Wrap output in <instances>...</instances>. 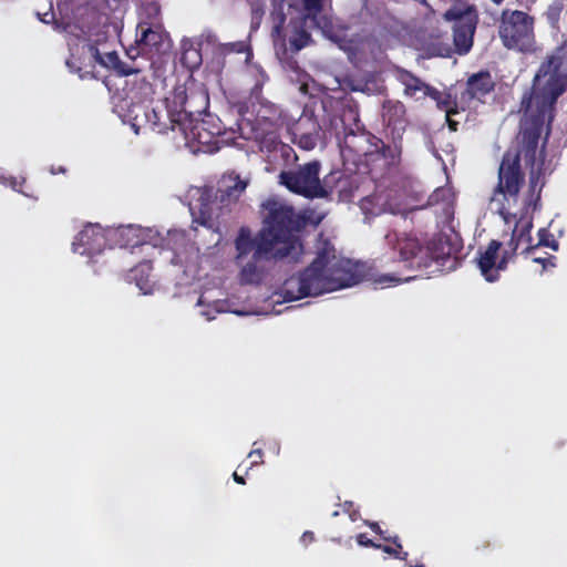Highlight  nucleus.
<instances>
[{
  "label": "nucleus",
  "mask_w": 567,
  "mask_h": 567,
  "mask_svg": "<svg viewBox=\"0 0 567 567\" xmlns=\"http://www.w3.org/2000/svg\"><path fill=\"white\" fill-rule=\"evenodd\" d=\"M262 226L252 234L240 227L235 239L236 262L241 267L243 284H258L266 264L296 258L302 249L298 234L307 226L308 218L295 207L268 198L261 204Z\"/></svg>",
  "instance_id": "obj_1"
},
{
  "label": "nucleus",
  "mask_w": 567,
  "mask_h": 567,
  "mask_svg": "<svg viewBox=\"0 0 567 567\" xmlns=\"http://www.w3.org/2000/svg\"><path fill=\"white\" fill-rule=\"evenodd\" d=\"M360 280L361 275L351 260L338 259L322 250L303 271L285 280L282 296L287 301H295L351 287Z\"/></svg>",
  "instance_id": "obj_2"
},
{
  "label": "nucleus",
  "mask_w": 567,
  "mask_h": 567,
  "mask_svg": "<svg viewBox=\"0 0 567 567\" xmlns=\"http://www.w3.org/2000/svg\"><path fill=\"white\" fill-rule=\"evenodd\" d=\"M138 111H142L145 123L155 133L166 134L168 131L178 130L187 137L190 131L192 136L199 143H207L202 140L199 132V128H204V122L194 123L195 111L190 109L185 89H176L172 99L165 97L153 106H138Z\"/></svg>",
  "instance_id": "obj_3"
},
{
  "label": "nucleus",
  "mask_w": 567,
  "mask_h": 567,
  "mask_svg": "<svg viewBox=\"0 0 567 567\" xmlns=\"http://www.w3.org/2000/svg\"><path fill=\"white\" fill-rule=\"evenodd\" d=\"M247 185L248 182L241 179L235 173L223 175L217 182V188L214 194L213 188H206L202 193L198 199V213H192L193 223L212 230H218L223 209L237 203Z\"/></svg>",
  "instance_id": "obj_4"
},
{
  "label": "nucleus",
  "mask_w": 567,
  "mask_h": 567,
  "mask_svg": "<svg viewBox=\"0 0 567 567\" xmlns=\"http://www.w3.org/2000/svg\"><path fill=\"white\" fill-rule=\"evenodd\" d=\"M543 125L532 123L530 126L525 127L522 134V146L519 158L523 156L525 164L530 167L528 175V190L525 196V208L536 210L540 207L542 192L545 186L544 181V163H545V145L547 137L544 141L542 150L539 151V163L537 162L538 144L540 140Z\"/></svg>",
  "instance_id": "obj_5"
},
{
  "label": "nucleus",
  "mask_w": 567,
  "mask_h": 567,
  "mask_svg": "<svg viewBox=\"0 0 567 567\" xmlns=\"http://www.w3.org/2000/svg\"><path fill=\"white\" fill-rule=\"evenodd\" d=\"M385 240L394 251H398L399 262L408 270L427 268L433 261L444 265L445 260L451 257L450 246L446 247V250L444 246L439 249L435 243L432 247H423L417 237L411 234L389 231L385 235Z\"/></svg>",
  "instance_id": "obj_6"
},
{
  "label": "nucleus",
  "mask_w": 567,
  "mask_h": 567,
  "mask_svg": "<svg viewBox=\"0 0 567 567\" xmlns=\"http://www.w3.org/2000/svg\"><path fill=\"white\" fill-rule=\"evenodd\" d=\"M566 85L563 79L551 76L544 81H533L532 89L522 99V110L530 114L533 122L544 125L545 120H554L555 106L564 94Z\"/></svg>",
  "instance_id": "obj_7"
},
{
  "label": "nucleus",
  "mask_w": 567,
  "mask_h": 567,
  "mask_svg": "<svg viewBox=\"0 0 567 567\" xmlns=\"http://www.w3.org/2000/svg\"><path fill=\"white\" fill-rule=\"evenodd\" d=\"M524 184L525 173L522 169L519 153L505 152L498 167L497 184L489 198L491 206L504 215L507 213L509 200L517 202Z\"/></svg>",
  "instance_id": "obj_8"
},
{
  "label": "nucleus",
  "mask_w": 567,
  "mask_h": 567,
  "mask_svg": "<svg viewBox=\"0 0 567 567\" xmlns=\"http://www.w3.org/2000/svg\"><path fill=\"white\" fill-rule=\"evenodd\" d=\"M320 171V161L313 159L281 171L278 175V183L290 193L303 196L305 198H323L328 195V192L321 184Z\"/></svg>",
  "instance_id": "obj_9"
},
{
  "label": "nucleus",
  "mask_w": 567,
  "mask_h": 567,
  "mask_svg": "<svg viewBox=\"0 0 567 567\" xmlns=\"http://www.w3.org/2000/svg\"><path fill=\"white\" fill-rule=\"evenodd\" d=\"M535 19L528 13L519 10L502 13L499 37L507 49L528 51L535 41Z\"/></svg>",
  "instance_id": "obj_10"
},
{
  "label": "nucleus",
  "mask_w": 567,
  "mask_h": 567,
  "mask_svg": "<svg viewBox=\"0 0 567 567\" xmlns=\"http://www.w3.org/2000/svg\"><path fill=\"white\" fill-rule=\"evenodd\" d=\"M447 21H454L453 43L454 51L460 54H466L473 47V37L478 22V13L473 4L464 8L454 6L444 13Z\"/></svg>",
  "instance_id": "obj_11"
},
{
  "label": "nucleus",
  "mask_w": 567,
  "mask_h": 567,
  "mask_svg": "<svg viewBox=\"0 0 567 567\" xmlns=\"http://www.w3.org/2000/svg\"><path fill=\"white\" fill-rule=\"evenodd\" d=\"M402 156V136L393 138L391 144L383 140L377 141L370 153L363 159L369 173L377 178L384 177L395 171Z\"/></svg>",
  "instance_id": "obj_12"
},
{
  "label": "nucleus",
  "mask_w": 567,
  "mask_h": 567,
  "mask_svg": "<svg viewBox=\"0 0 567 567\" xmlns=\"http://www.w3.org/2000/svg\"><path fill=\"white\" fill-rule=\"evenodd\" d=\"M343 123L342 120H340ZM355 128L347 127L342 124V134H343V144L344 147L359 156H362L363 159L367 157V154L370 153L377 141L380 137L375 136L371 132L367 131L364 126L360 125L359 118L354 121Z\"/></svg>",
  "instance_id": "obj_13"
},
{
  "label": "nucleus",
  "mask_w": 567,
  "mask_h": 567,
  "mask_svg": "<svg viewBox=\"0 0 567 567\" xmlns=\"http://www.w3.org/2000/svg\"><path fill=\"white\" fill-rule=\"evenodd\" d=\"M73 251L92 256L100 254L106 246L104 229L99 224H87L74 238Z\"/></svg>",
  "instance_id": "obj_14"
},
{
  "label": "nucleus",
  "mask_w": 567,
  "mask_h": 567,
  "mask_svg": "<svg viewBox=\"0 0 567 567\" xmlns=\"http://www.w3.org/2000/svg\"><path fill=\"white\" fill-rule=\"evenodd\" d=\"M318 25L316 17L309 14H300L291 19L290 34L288 35V44L291 52H298L309 44L311 41L310 29Z\"/></svg>",
  "instance_id": "obj_15"
},
{
  "label": "nucleus",
  "mask_w": 567,
  "mask_h": 567,
  "mask_svg": "<svg viewBox=\"0 0 567 567\" xmlns=\"http://www.w3.org/2000/svg\"><path fill=\"white\" fill-rule=\"evenodd\" d=\"M297 130L300 131L298 145L300 148L311 151L317 146L322 130L313 112L306 106L298 121Z\"/></svg>",
  "instance_id": "obj_16"
},
{
  "label": "nucleus",
  "mask_w": 567,
  "mask_h": 567,
  "mask_svg": "<svg viewBox=\"0 0 567 567\" xmlns=\"http://www.w3.org/2000/svg\"><path fill=\"white\" fill-rule=\"evenodd\" d=\"M501 247V241L493 239L484 251L478 252L477 266L481 274L489 282L496 281L499 277L498 271L501 269L497 268L496 259Z\"/></svg>",
  "instance_id": "obj_17"
},
{
  "label": "nucleus",
  "mask_w": 567,
  "mask_h": 567,
  "mask_svg": "<svg viewBox=\"0 0 567 567\" xmlns=\"http://www.w3.org/2000/svg\"><path fill=\"white\" fill-rule=\"evenodd\" d=\"M495 89V82L486 70L472 74L466 81L465 93L470 99L483 102Z\"/></svg>",
  "instance_id": "obj_18"
},
{
  "label": "nucleus",
  "mask_w": 567,
  "mask_h": 567,
  "mask_svg": "<svg viewBox=\"0 0 567 567\" xmlns=\"http://www.w3.org/2000/svg\"><path fill=\"white\" fill-rule=\"evenodd\" d=\"M565 50H567V40L564 41L563 45L556 49L555 53L546 56V59L542 62L540 66L538 68L534 80L544 81L546 79H550L551 76L561 79V76L559 75V70L564 62Z\"/></svg>",
  "instance_id": "obj_19"
},
{
  "label": "nucleus",
  "mask_w": 567,
  "mask_h": 567,
  "mask_svg": "<svg viewBox=\"0 0 567 567\" xmlns=\"http://www.w3.org/2000/svg\"><path fill=\"white\" fill-rule=\"evenodd\" d=\"M405 105L401 101L385 100L382 104V120L394 130H403L406 122Z\"/></svg>",
  "instance_id": "obj_20"
},
{
  "label": "nucleus",
  "mask_w": 567,
  "mask_h": 567,
  "mask_svg": "<svg viewBox=\"0 0 567 567\" xmlns=\"http://www.w3.org/2000/svg\"><path fill=\"white\" fill-rule=\"evenodd\" d=\"M395 78L404 86V94L408 96H414L417 92H423L425 95L431 86L403 68L395 69Z\"/></svg>",
  "instance_id": "obj_21"
},
{
  "label": "nucleus",
  "mask_w": 567,
  "mask_h": 567,
  "mask_svg": "<svg viewBox=\"0 0 567 567\" xmlns=\"http://www.w3.org/2000/svg\"><path fill=\"white\" fill-rule=\"evenodd\" d=\"M425 96H429L435 101L437 109L444 111L446 114L457 113L456 103L452 100L450 94L443 93L437 89L430 86L425 93Z\"/></svg>",
  "instance_id": "obj_22"
},
{
  "label": "nucleus",
  "mask_w": 567,
  "mask_h": 567,
  "mask_svg": "<svg viewBox=\"0 0 567 567\" xmlns=\"http://www.w3.org/2000/svg\"><path fill=\"white\" fill-rule=\"evenodd\" d=\"M181 63L188 70H194L202 64L200 50L195 48L190 41H183Z\"/></svg>",
  "instance_id": "obj_23"
},
{
  "label": "nucleus",
  "mask_w": 567,
  "mask_h": 567,
  "mask_svg": "<svg viewBox=\"0 0 567 567\" xmlns=\"http://www.w3.org/2000/svg\"><path fill=\"white\" fill-rule=\"evenodd\" d=\"M532 227H533L532 221H527L525 225H523L520 227L518 224H516V226L513 230V234H512V238L509 240V246H512V244L515 240H517L520 244L526 245L523 249V252H527V254L533 252L535 250V247L532 245V240H533L532 236H530Z\"/></svg>",
  "instance_id": "obj_24"
},
{
  "label": "nucleus",
  "mask_w": 567,
  "mask_h": 567,
  "mask_svg": "<svg viewBox=\"0 0 567 567\" xmlns=\"http://www.w3.org/2000/svg\"><path fill=\"white\" fill-rule=\"evenodd\" d=\"M138 29L141 30L137 39L140 47L157 48L162 43L163 35L159 30H154L150 25L146 27V24H138Z\"/></svg>",
  "instance_id": "obj_25"
},
{
  "label": "nucleus",
  "mask_w": 567,
  "mask_h": 567,
  "mask_svg": "<svg viewBox=\"0 0 567 567\" xmlns=\"http://www.w3.org/2000/svg\"><path fill=\"white\" fill-rule=\"evenodd\" d=\"M383 540L392 543L394 545V547L381 544V547H378L377 549H381L382 551H384V553H386V554H389V555H391L394 558L400 559V560H406L408 559V555L409 554H408V551H404L402 549V544L400 542L399 536L383 537Z\"/></svg>",
  "instance_id": "obj_26"
},
{
  "label": "nucleus",
  "mask_w": 567,
  "mask_h": 567,
  "mask_svg": "<svg viewBox=\"0 0 567 567\" xmlns=\"http://www.w3.org/2000/svg\"><path fill=\"white\" fill-rule=\"evenodd\" d=\"M151 270L152 266L150 262H141L131 269V278L136 281V285L140 287V289H144L148 285V276Z\"/></svg>",
  "instance_id": "obj_27"
},
{
  "label": "nucleus",
  "mask_w": 567,
  "mask_h": 567,
  "mask_svg": "<svg viewBox=\"0 0 567 567\" xmlns=\"http://www.w3.org/2000/svg\"><path fill=\"white\" fill-rule=\"evenodd\" d=\"M277 157H280L286 166L297 163L298 155L296 151L288 144H277Z\"/></svg>",
  "instance_id": "obj_28"
},
{
  "label": "nucleus",
  "mask_w": 567,
  "mask_h": 567,
  "mask_svg": "<svg viewBox=\"0 0 567 567\" xmlns=\"http://www.w3.org/2000/svg\"><path fill=\"white\" fill-rule=\"evenodd\" d=\"M91 50L94 51L93 55L95 60L103 66L113 70L115 64L118 63V54L115 51L107 52L102 55L95 47H91Z\"/></svg>",
  "instance_id": "obj_29"
},
{
  "label": "nucleus",
  "mask_w": 567,
  "mask_h": 567,
  "mask_svg": "<svg viewBox=\"0 0 567 567\" xmlns=\"http://www.w3.org/2000/svg\"><path fill=\"white\" fill-rule=\"evenodd\" d=\"M118 236L124 240V246L137 247L143 243L136 236V229L133 226H127L118 230Z\"/></svg>",
  "instance_id": "obj_30"
},
{
  "label": "nucleus",
  "mask_w": 567,
  "mask_h": 567,
  "mask_svg": "<svg viewBox=\"0 0 567 567\" xmlns=\"http://www.w3.org/2000/svg\"><path fill=\"white\" fill-rule=\"evenodd\" d=\"M539 246L549 247L556 251L558 250L559 244L549 230L540 228L538 230V243L534 247L536 249Z\"/></svg>",
  "instance_id": "obj_31"
},
{
  "label": "nucleus",
  "mask_w": 567,
  "mask_h": 567,
  "mask_svg": "<svg viewBox=\"0 0 567 567\" xmlns=\"http://www.w3.org/2000/svg\"><path fill=\"white\" fill-rule=\"evenodd\" d=\"M564 7L565 4L563 0H555L551 4L548 6L546 17L551 25H556L558 23Z\"/></svg>",
  "instance_id": "obj_32"
},
{
  "label": "nucleus",
  "mask_w": 567,
  "mask_h": 567,
  "mask_svg": "<svg viewBox=\"0 0 567 567\" xmlns=\"http://www.w3.org/2000/svg\"><path fill=\"white\" fill-rule=\"evenodd\" d=\"M113 71L118 76H127V75H131V74H138L141 72V69L137 68L134 62L132 64H128V63L123 62L118 58V63L115 64Z\"/></svg>",
  "instance_id": "obj_33"
},
{
  "label": "nucleus",
  "mask_w": 567,
  "mask_h": 567,
  "mask_svg": "<svg viewBox=\"0 0 567 567\" xmlns=\"http://www.w3.org/2000/svg\"><path fill=\"white\" fill-rule=\"evenodd\" d=\"M522 244L515 240L512 246L508 245V249H505L501 260L498 261L497 268L505 269L508 261L516 255L517 249Z\"/></svg>",
  "instance_id": "obj_34"
},
{
  "label": "nucleus",
  "mask_w": 567,
  "mask_h": 567,
  "mask_svg": "<svg viewBox=\"0 0 567 567\" xmlns=\"http://www.w3.org/2000/svg\"><path fill=\"white\" fill-rule=\"evenodd\" d=\"M303 4V10L301 14H309L310 17H316L322 10V0H301Z\"/></svg>",
  "instance_id": "obj_35"
},
{
  "label": "nucleus",
  "mask_w": 567,
  "mask_h": 567,
  "mask_svg": "<svg viewBox=\"0 0 567 567\" xmlns=\"http://www.w3.org/2000/svg\"><path fill=\"white\" fill-rule=\"evenodd\" d=\"M277 144H282L280 140L276 136H269L264 138L261 142V151H267L268 153H272L275 157H277Z\"/></svg>",
  "instance_id": "obj_36"
},
{
  "label": "nucleus",
  "mask_w": 567,
  "mask_h": 567,
  "mask_svg": "<svg viewBox=\"0 0 567 567\" xmlns=\"http://www.w3.org/2000/svg\"><path fill=\"white\" fill-rule=\"evenodd\" d=\"M357 543L360 545V546H363V547H371V548H378V547H381V544H378V543H374L372 539H370L367 534L364 533H361L357 536Z\"/></svg>",
  "instance_id": "obj_37"
},
{
  "label": "nucleus",
  "mask_w": 567,
  "mask_h": 567,
  "mask_svg": "<svg viewBox=\"0 0 567 567\" xmlns=\"http://www.w3.org/2000/svg\"><path fill=\"white\" fill-rule=\"evenodd\" d=\"M248 457L251 460L250 467L264 463V460H262L264 452L261 449H255V450L250 451V453L248 454Z\"/></svg>",
  "instance_id": "obj_38"
},
{
  "label": "nucleus",
  "mask_w": 567,
  "mask_h": 567,
  "mask_svg": "<svg viewBox=\"0 0 567 567\" xmlns=\"http://www.w3.org/2000/svg\"><path fill=\"white\" fill-rule=\"evenodd\" d=\"M221 50L224 53H243L245 51V44L243 42L228 43L225 44Z\"/></svg>",
  "instance_id": "obj_39"
},
{
  "label": "nucleus",
  "mask_w": 567,
  "mask_h": 567,
  "mask_svg": "<svg viewBox=\"0 0 567 567\" xmlns=\"http://www.w3.org/2000/svg\"><path fill=\"white\" fill-rule=\"evenodd\" d=\"M430 50L433 52L434 55L444 56V58L451 56V54L453 52L450 47L440 48L434 44L430 48Z\"/></svg>",
  "instance_id": "obj_40"
},
{
  "label": "nucleus",
  "mask_w": 567,
  "mask_h": 567,
  "mask_svg": "<svg viewBox=\"0 0 567 567\" xmlns=\"http://www.w3.org/2000/svg\"><path fill=\"white\" fill-rule=\"evenodd\" d=\"M401 281V278L395 277L394 275H384L378 279L380 284H398Z\"/></svg>",
  "instance_id": "obj_41"
},
{
  "label": "nucleus",
  "mask_w": 567,
  "mask_h": 567,
  "mask_svg": "<svg viewBox=\"0 0 567 567\" xmlns=\"http://www.w3.org/2000/svg\"><path fill=\"white\" fill-rule=\"evenodd\" d=\"M285 20H286L285 16L280 14V21L278 24H276L274 27L272 35H276L277 38H281L282 24H284Z\"/></svg>",
  "instance_id": "obj_42"
},
{
  "label": "nucleus",
  "mask_w": 567,
  "mask_h": 567,
  "mask_svg": "<svg viewBox=\"0 0 567 567\" xmlns=\"http://www.w3.org/2000/svg\"><path fill=\"white\" fill-rule=\"evenodd\" d=\"M367 525L371 528V530H373L375 534L380 535L382 538L388 537L377 522H370V523H367Z\"/></svg>",
  "instance_id": "obj_43"
},
{
  "label": "nucleus",
  "mask_w": 567,
  "mask_h": 567,
  "mask_svg": "<svg viewBox=\"0 0 567 567\" xmlns=\"http://www.w3.org/2000/svg\"><path fill=\"white\" fill-rule=\"evenodd\" d=\"M453 114H446L447 126L452 132H456L458 128V122L452 118Z\"/></svg>",
  "instance_id": "obj_44"
},
{
  "label": "nucleus",
  "mask_w": 567,
  "mask_h": 567,
  "mask_svg": "<svg viewBox=\"0 0 567 567\" xmlns=\"http://www.w3.org/2000/svg\"><path fill=\"white\" fill-rule=\"evenodd\" d=\"M315 540V534L310 530H307L301 536V542L305 545H308L309 543H312Z\"/></svg>",
  "instance_id": "obj_45"
},
{
  "label": "nucleus",
  "mask_w": 567,
  "mask_h": 567,
  "mask_svg": "<svg viewBox=\"0 0 567 567\" xmlns=\"http://www.w3.org/2000/svg\"><path fill=\"white\" fill-rule=\"evenodd\" d=\"M533 260L535 262L542 264L544 268H546V260H555L554 256H550L548 258H542V257H533Z\"/></svg>",
  "instance_id": "obj_46"
},
{
  "label": "nucleus",
  "mask_w": 567,
  "mask_h": 567,
  "mask_svg": "<svg viewBox=\"0 0 567 567\" xmlns=\"http://www.w3.org/2000/svg\"><path fill=\"white\" fill-rule=\"evenodd\" d=\"M54 18L53 12H47L43 14V17H40V20L44 23H49Z\"/></svg>",
  "instance_id": "obj_47"
},
{
  "label": "nucleus",
  "mask_w": 567,
  "mask_h": 567,
  "mask_svg": "<svg viewBox=\"0 0 567 567\" xmlns=\"http://www.w3.org/2000/svg\"><path fill=\"white\" fill-rule=\"evenodd\" d=\"M233 478H234V481H235L237 484H241V485H244V484L246 483V482H245V478H244L241 475H239L237 472H234V474H233Z\"/></svg>",
  "instance_id": "obj_48"
},
{
  "label": "nucleus",
  "mask_w": 567,
  "mask_h": 567,
  "mask_svg": "<svg viewBox=\"0 0 567 567\" xmlns=\"http://www.w3.org/2000/svg\"><path fill=\"white\" fill-rule=\"evenodd\" d=\"M488 546H489L488 542H483L481 545H476L475 549L481 550V549L487 548Z\"/></svg>",
  "instance_id": "obj_49"
},
{
  "label": "nucleus",
  "mask_w": 567,
  "mask_h": 567,
  "mask_svg": "<svg viewBox=\"0 0 567 567\" xmlns=\"http://www.w3.org/2000/svg\"><path fill=\"white\" fill-rule=\"evenodd\" d=\"M405 567H425V565H423V564H416V565L405 564Z\"/></svg>",
  "instance_id": "obj_50"
},
{
  "label": "nucleus",
  "mask_w": 567,
  "mask_h": 567,
  "mask_svg": "<svg viewBox=\"0 0 567 567\" xmlns=\"http://www.w3.org/2000/svg\"><path fill=\"white\" fill-rule=\"evenodd\" d=\"M440 189H436L432 196H430V200L433 202L434 197L439 195Z\"/></svg>",
  "instance_id": "obj_51"
},
{
  "label": "nucleus",
  "mask_w": 567,
  "mask_h": 567,
  "mask_svg": "<svg viewBox=\"0 0 567 567\" xmlns=\"http://www.w3.org/2000/svg\"><path fill=\"white\" fill-rule=\"evenodd\" d=\"M547 266L555 267V260H546V267Z\"/></svg>",
  "instance_id": "obj_52"
},
{
  "label": "nucleus",
  "mask_w": 567,
  "mask_h": 567,
  "mask_svg": "<svg viewBox=\"0 0 567 567\" xmlns=\"http://www.w3.org/2000/svg\"><path fill=\"white\" fill-rule=\"evenodd\" d=\"M492 2H494L495 4H501L504 0H491Z\"/></svg>",
  "instance_id": "obj_53"
},
{
  "label": "nucleus",
  "mask_w": 567,
  "mask_h": 567,
  "mask_svg": "<svg viewBox=\"0 0 567 567\" xmlns=\"http://www.w3.org/2000/svg\"><path fill=\"white\" fill-rule=\"evenodd\" d=\"M334 135L340 140V132L336 131Z\"/></svg>",
  "instance_id": "obj_54"
},
{
  "label": "nucleus",
  "mask_w": 567,
  "mask_h": 567,
  "mask_svg": "<svg viewBox=\"0 0 567 567\" xmlns=\"http://www.w3.org/2000/svg\"><path fill=\"white\" fill-rule=\"evenodd\" d=\"M58 172L64 173L65 169L63 167L58 168Z\"/></svg>",
  "instance_id": "obj_55"
},
{
  "label": "nucleus",
  "mask_w": 567,
  "mask_h": 567,
  "mask_svg": "<svg viewBox=\"0 0 567 567\" xmlns=\"http://www.w3.org/2000/svg\"><path fill=\"white\" fill-rule=\"evenodd\" d=\"M138 116H140V114L136 113L135 116H134V121H137Z\"/></svg>",
  "instance_id": "obj_56"
},
{
  "label": "nucleus",
  "mask_w": 567,
  "mask_h": 567,
  "mask_svg": "<svg viewBox=\"0 0 567 567\" xmlns=\"http://www.w3.org/2000/svg\"><path fill=\"white\" fill-rule=\"evenodd\" d=\"M241 136H243L244 138H246V140H249V138H250V136H245V135H244V133H241Z\"/></svg>",
  "instance_id": "obj_57"
}]
</instances>
